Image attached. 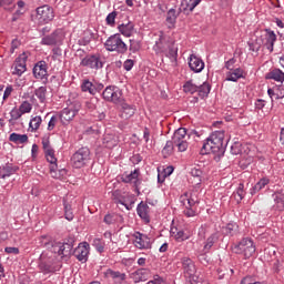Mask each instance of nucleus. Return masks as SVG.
<instances>
[{
    "label": "nucleus",
    "instance_id": "27",
    "mask_svg": "<svg viewBox=\"0 0 284 284\" xmlns=\"http://www.w3.org/2000/svg\"><path fill=\"white\" fill-rule=\"evenodd\" d=\"M138 215L145 223H150V206L148 204L141 202L136 207Z\"/></svg>",
    "mask_w": 284,
    "mask_h": 284
},
{
    "label": "nucleus",
    "instance_id": "3",
    "mask_svg": "<svg viewBox=\"0 0 284 284\" xmlns=\"http://www.w3.org/2000/svg\"><path fill=\"white\" fill-rule=\"evenodd\" d=\"M181 203L184 206L183 214L187 219L196 215V205H199V197L196 195L186 192L181 196Z\"/></svg>",
    "mask_w": 284,
    "mask_h": 284
},
{
    "label": "nucleus",
    "instance_id": "14",
    "mask_svg": "<svg viewBox=\"0 0 284 284\" xmlns=\"http://www.w3.org/2000/svg\"><path fill=\"white\" fill-rule=\"evenodd\" d=\"M133 236L135 237V247H138V250H152V239L148 235L135 232Z\"/></svg>",
    "mask_w": 284,
    "mask_h": 284
},
{
    "label": "nucleus",
    "instance_id": "42",
    "mask_svg": "<svg viewBox=\"0 0 284 284\" xmlns=\"http://www.w3.org/2000/svg\"><path fill=\"white\" fill-rule=\"evenodd\" d=\"M42 122H43V120L39 115H37L33 119H31V121L29 123V128H30L31 132H37V130L39 128H41V123Z\"/></svg>",
    "mask_w": 284,
    "mask_h": 284
},
{
    "label": "nucleus",
    "instance_id": "6",
    "mask_svg": "<svg viewBox=\"0 0 284 284\" xmlns=\"http://www.w3.org/2000/svg\"><path fill=\"white\" fill-rule=\"evenodd\" d=\"M105 48L109 52H118L119 54L128 52V44L123 42L121 34L111 36L105 42Z\"/></svg>",
    "mask_w": 284,
    "mask_h": 284
},
{
    "label": "nucleus",
    "instance_id": "54",
    "mask_svg": "<svg viewBox=\"0 0 284 284\" xmlns=\"http://www.w3.org/2000/svg\"><path fill=\"white\" fill-rule=\"evenodd\" d=\"M172 172H174V168L173 166H168L166 169H164L163 178H161V174L158 175V181L160 183H163V181H165V176H170L172 174Z\"/></svg>",
    "mask_w": 284,
    "mask_h": 284
},
{
    "label": "nucleus",
    "instance_id": "17",
    "mask_svg": "<svg viewBox=\"0 0 284 284\" xmlns=\"http://www.w3.org/2000/svg\"><path fill=\"white\" fill-rule=\"evenodd\" d=\"M115 105L120 108L122 119H130V116H134V113L136 112V108H134L132 104H128L123 98H121L120 102H118Z\"/></svg>",
    "mask_w": 284,
    "mask_h": 284
},
{
    "label": "nucleus",
    "instance_id": "18",
    "mask_svg": "<svg viewBox=\"0 0 284 284\" xmlns=\"http://www.w3.org/2000/svg\"><path fill=\"white\" fill-rule=\"evenodd\" d=\"M104 276L105 278H111L114 284H123V282L128 278V275H125V273H121L112 268H108L104 272Z\"/></svg>",
    "mask_w": 284,
    "mask_h": 284
},
{
    "label": "nucleus",
    "instance_id": "36",
    "mask_svg": "<svg viewBox=\"0 0 284 284\" xmlns=\"http://www.w3.org/2000/svg\"><path fill=\"white\" fill-rule=\"evenodd\" d=\"M270 184V179L263 178L261 179L252 189H251V194L254 195L256 192H261L265 185Z\"/></svg>",
    "mask_w": 284,
    "mask_h": 284
},
{
    "label": "nucleus",
    "instance_id": "20",
    "mask_svg": "<svg viewBox=\"0 0 284 284\" xmlns=\"http://www.w3.org/2000/svg\"><path fill=\"white\" fill-rule=\"evenodd\" d=\"M78 112L79 110L77 109L65 108L61 111V113L58 116H60L62 125H68V123L72 121L74 116H77Z\"/></svg>",
    "mask_w": 284,
    "mask_h": 284
},
{
    "label": "nucleus",
    "instance_id": "64",
    "mask_svg": "<svg viewBox=\"0 0 284 284\" xmlns=\"http://www.w3.org/2000/svg\"><path fill=\"white\" fill-rule=\"evenodd\" d=\"M19 45H21V42L18 39L12 40L11 52H14V50H17V48H19Z\"/></svg>",
    "mask_w": 284,
    "mask_h": 284
},
{
    "label": "nucleus",
    "instance_id": "44",
    "mask_svg": "<svg viewBox=\"0 0 284 284\" xmlns=\"http://www.w3.org/2000/svg\"><path fill=\"white\" fill-rule=\"evenodd\" d=\"M174 149H176V146L174 145V140L172 139L166 142L165 146L162 150V154H164V156H170V154L174 152Z\"/></svg>",
    "mask_w": 284,
    "mask_h": 284
},
{
    "label": "nucleus",
    "instance_id": "23",
    "mask_svg": "<svg viewBox=\"0 0 284 284\" xmlns=\"http://www.w3.org/2000/svg\"><path fill=\"white\" fill-rule=\"evenodd\" d=\"M189 68H191L193 72H203V69L205 68V63L203 62V60H201V58L194 54H191L190 61H189Z\"/></svg>",
    "mask_w": 284,
    "mask_h": 284
},
{
    "label": "nucleus",
    "instance_id": "16",
    "mask_svg": "<svg viewBox=\"0 0 284 284\" xmlns=\"http://www.w3.org/2000/svg\"><path fill=\"white\" fill-rule=\"evenodd\" d=\"M88 254H90V244L88 242L80 243L73 251V256H75L78 261H81V263L88 261Z\"/></svg>",
    "mask_w": 284,
    "mask_h": 284
},
{
    "label": "nucleus",
    "instance_id": "24",
    "mask_svg": "<svg viewBox=\"0 0 284 284\" xmlns=\"http://www.w3.org/2000/svg\"><path fill=\"white\" fill-rule=\"evenodd\" d=\"M61 39H62L61 32L54 31L50 36L42 38L41 43L42 45H57V43H61Z\"/></svg>",
    "mask_w": 284,
    "mask_h": 284
},
{
    "label": "nucleus",
    "instance_id": "31",
    "mask_svg": "<svg viewBox=\"0 0 284 284\" xmlns=\"http://www.w3.org/2000/svg\"><path fill=\"white\" fill-rule=\"evenodd\" d=\"M171 236H173V239H175V241H178L179 243H182V241H187V239H190V236L185 234L183 230H179L178 227L171 229Z\"/></svg>",
    "mask_w": 284,
    "mask_h": 284
},
{
    "label": "nucleus",
    "instance_id": "45",
    "mask_svg": "<svg viewBox=\"0 0 284 284\" xmlns=\"http://www.w3.org/2000/svg\"><path fill=\"white\" fill-rule=\"evenodd\" d=\"M263 39L262 38H257L255 41L253 42H248V48L251 50V52H258V50H261V45H263Z\"/></svg>",
    "mask_w": 284,
    "mask_h": 284
},
{
    "label": "nucleus",
    "instance_id": "53",
    "mask_svg": "<svg viewBox=\"0 0 284 284\" xmlns=\"http://www.w3.org/2000/svg\"><path fill=\"white\" fill-rule=\"evenodd\" d=\"M10 116L11 119L9 121L11 123L12 121H18V119H21V116H23V113L20 111V109H13L10 112Z\"/></svg>",
    "mask_w": 284,
    "mask_h": 284
},
{
    "label": "nucleus",
    "instance_id": "49",
    "mask_svg": "<svg viewBox=\"0 0 284 284\" xmlns=\"http://www.w3.org/2000/svg\"><path fill=\"white\" fill-rule=\"evenodd\" d=\"M199 3H201V0H184V4L186 6L185 10H190V12H192Z\"/></svg>",
    "mask_w": 284,
    "mask_h": 284
},
{
    "label": "nucleus",
    "instance_id": "47",
    "mask_svg": "<svg viewBox=\"0 0 284 284\" xmlns=\"http://www.w3.org/2000/svg\"><path fill=\"white\" fill-rule=\"evenodd\" d=\"M61 245H62L61 242H53L50 246L51 250H49L47 252H53V254L57 256V258H59V256L61 258V250H62Z\"/></svg>",
    "mask_w": 284,
    "mask_h": 284
},
{
    "label": "nucleus",
    "instance_id": "2",
    "mask_svg": "<svg viewBox=\"0 0 284 284\" xmlns=\"http://www.w3.org/2000/svg\"><path fill=\"white\" fill-rule=\"evenodd\" d=\"M57 263H59V257L53 252L44 251L40 255L39 268L44 274H52V272H57Z\"/></svg>",
    "mask_w": 284,
    "mask_h": 284
},
{
    "label": "nucleus",
    "instance_id": "39",
    "mask_svg": "<svg viewBox=\"0 0 284 284\" xmlns=\"http://www.w3.org/2000/svg\"><path fill=\"white\" fill-rule=\"evenodd\" d=\"M219 241V234L213 233L207 240L206 243L204 245V252H210V250H212V247L214 246V244Z\"/></svg>",
    "mask_w": 284,
    "mask_h": 284
},
{
    "label": "nucleus",
    "instance_id": "11",
    "mask_svg": "<svg viewBox=\"0 0 284 284\" xmlns=\"http://www.w3.org/2000/svg\"><path fill=\"white\" fill-rule=\"evenodd\" d=\"M182 270L184 272V275L186 278H191V281H199V276H196V265H194V262L190 257H182Z\"/></svg>",
    "mask_w": 284,
    "mask_h": 284
},
{
    "label": "nucleus",
    "instance_id": "8",
    "mask_svg": "<svg viewBox=\"0 0 284 284\" xmlns=\"http://www.w3.org/2000/svg\"><path fill=\"white\" fill-rule=\"evenodd\" d=\"M183 90L189 94H194V92H197L201 99H205V97L210 94L212 87H210V83L207 82H204L201 85H196L192 83V80H190L185 82V84L183 85Z\"/></svg>",
    "mask_w": 284,
    "mask_h": 284
},
{
    "label": "nucleus",
    "instance_id": "7",
    "mask_svg": "<svg viewBox=\"0 0 284 284\" xmlns=\"http://www.w3.org/2000/svg\"><path fill=\"white\" fill-rule=\"evenodd\" d=\"M235 254H243L244 258H252L256 253V246L250 239H243L237 245L234 246Z\"/></svg>",
    "mask_w": 284,
    "mask_h": 284
},
{
    "label": "nucleus",
    "instance_id": "43",
    "mask_svg": "<svg viewBox=\"0 0 284 284\" xmlns=\"http://www.w3.org/2000/svg\"><path fill=\"white\" fill-rule=\"evenodd\" d=\"M93 247H95L97 252H99V254H103V252H105V241L97 237L93 240L92 243Z\"/></svg>",
    "mask_w": 284,
    "mask_h": 284
},
{
    "label": "nucleus",
    "instance_id": "46",
    "mask_svg": "<svg viewBox=\"0 0 284 284\" xmlns=\"http://www.w3.org/2000/svg\"><path fill=\"white\" fill-rule=\"evenodd\" d=\"M47 92H48V89H45V87H40L34 91V94L39 99L40 103H45Z\"/></svg>",
    "mask_w": 284,
    "mask_h": 284
},
{
    "label": "nucleus",
    "instance_id": "51",
    "mask_svg": "<svg viewBox=\"0 0 284 284\" xmlns=\"http://www.w3.org/2000/svg\"><path fill=\"white\" fill-rule=\"evenodd\" d=\"M178 17H179V16L176 14V10L170 9L169 12H168V14H166V21H168V23H171V24H172V23H175Z\"/></svg>",
    "mask_w": 284,
    "mask_h": 284
},
{
    "label": "nucleus",
    "instance_id": "35",
    "mask_svg": "<svg viewBox=\"0 0 284 284\" xmlns=\"http://www.w3.org/2000/svg\"><path fill=\"white\" fill-rule=\"evenodd\" d=\"M9 141L12 143H28V134L11 133Z\"/></svg>",
    "mask_w": 284,
    "mask_h": 284
},
{
    "label": "nucleus",
    "instance_id": "12",
    "mask_svg": "<svg viewBox=\"0 0 284 284\" xmlns=\"http://www.w3.org/2000/svg\"><path fill=\"white\" fill-rule=\"evenodd\" d=\"M37 17L40 23H50L54 19V9L48 4L39 7L37 9Z\"/></svg>",
    "mask_w": 284,
    "mask_h": 284
},
{
    "label": "nucleus",
    "instance_id": "48",
    "mask_svg": "<svg viewBox=\"0 0 284 284\" xmlns=\"http://www.w3.org/2000/svg\"><path fill=\"white\" fill-rule=\"evenodd\" d=\"M131 52H139L141 50V40L136 38H132L130 40V48Z\"/></svg>",
    "mask_w": 284,
    "mask_h": 284
},
{
    "label": "nucleus",
    "instance_id": "15",
    "mask_svg": "<svg viewBox=\"0 0 284 284\" xmlns=\"http://www.w3.org/2000/svg\"><path fill=\"white\" fill-rule=\"evenodd\" d=\"M81 65L91 70H101L103 68V61H101V57L99 55H87L82 59Z\"/></svg>",
    "mask_w": 284,
    "mask_h": 284
},
{
    "label": "nucleus",
    "instance_id": "63",
    "mask_svg": "<svg viewBox=\"0 0 284 284\" xmlns=\"http://www.w3.org/2000/svg\"><path fill=\"white\" fill-rule=\"evenodd\" d=\"M12 85H9L6 88L4 92H3V100L6 101V99H8V97H10V94H12Z\"/></svg>",
    "mask_w": 284,
    "mask_h": 284
},
{
    "label": "nucleus",
    "instance_id": "57",
    "mask_svg": "<svg viewBox=\"0 0 284 284\" xmlns=\"http://www.w3.org/2000/svg\"><path fill=\"white\" fill-rule=\"evenodd\" d=\"M116 11H112L111 13H109L108 16H106V24L108 26H114V21H115V19H116Z\"/></svg>",
    "mask_w": 284,
    "mask_h": 284
},
{
    "label": "nucleus",
    "instance_id": "56",
    "mask_svg": "<svg viewBox=\"0 0 284 284\" xmlns=\"http://www.w3.org/2000/svg\"><path fill=\"white\" fill-rule=\"evenodd\" d=\"M41 239H42L41 244L43 245V247H47V250H50V247L54 242L48 235H44Z\"/></svg>",
    "mask_w": 284,
    "mask_h": 284
},
{
    "label": "nucleus",
    "instance_id": "40",
    "mask_svg": "<svg viewBox=\"0 0 284 284\" xmlns=\"http://www.w3.org/2000/svg\"><path fill=\"white\" fill-rule=\"evenodd\" d=\"M119 30H120L121 34H123L124 37H132V32L134 30V24H132V23L121 24L119 27Z\"/></svg>",
    "mask_w": 284,
    "mask_h": 284
},
{
    "label": "nucleus",
    "instance_id": "9",
    "mask_svg": "<svg viewBox=\"0 0 284 284\" xmlns=\"http://www.w3.org/2000/svg\"><path fill=\"white\" fill-rule=\"evenodd\" d=\"M225 148H227V144H217L216 142L206 140V143L201 149V154H210L212 152V154H215V158L221 159L225 154Z\"/></svg>",
    "mask_w": 284,
    "mask_h": 284
},
{
    "label": "nucleus",
    "instance_id": "52",
    "mask_svg": "<svg viewBox=\"0 0 284 284\" xmlns=\"http://www.w3.org/2000/svg\"><path fill=\"white\" fill-rule=\"evenodd\" d=\"M19 110L22 112V114H28V112L32 111V104H30L28 101H24L21 103Z\"/></svg>",
    "mask_w": 284,
    "mask_h": 284
},
{
    "label": "nucleus",
    "instance_id": "26",
    "mask_svg": "<svg viewBox=\"0 0 284 284\" xmlns=\"http://www.w3.org/2000/svg\"><path fill=\"white\" fill-rule=\"evenodd\" d=\"M33 77H36V79H45V77H48V69H45V62L40 61L34 65Z\"/></svg>",
    "mask_w": 284,
    "mask_h": 284
},
{
    "label": "nucleus",
    "instance_id": "59",
    "mask_svg": "<svg viewBox=\"0 0 284 284\" xmlns=\"http://www.w3.org/2000/svg\"><path fill=\"white\" fill-rule=\"evenodd\" d=\"M231 153L232 154H241V143L235 142L232 146H231Z\"/></svg>",
    "mask_w": 284,
    "mask_h": 284
},
{
    "label": "nucleus",
    "instance_id": "19",
    "mask_svg": "<svg viewBox=\"0 0 284 284\" xmlns=\"http://www.w3.org/2000/svg\"><path fill=\"white\" fill-rule=\"evenodd\" d=\"M139 174H141V171H139V169H135L133 172L122 178L123 183H132L134 185L138 194H140L139 185H141V181L139 180Z\"/></svg>",
    "mask_w": 284,
    "mask_h": 284
},
{
    "label": "nucleus",
    "instance_id": "21",
    "mask_svg": "<svg viewBox=\"0 0 284 284\" xmlns=\"http://www.w3.org/2000/svg\"><path fill=\"white\" fill-rule=\"evenodd\" d=\"M28 61V55L26 53H22L17 58L14 63V71L13 74H17L18 77H21L23 72H26V62Z\"/></svg>",
    "mask_w": 284,
    "mask_h": 284
},
{
    "label": "nucleus",
    "instance_id": "55",
    "mask_svg": "<svg viewBox=\"0 0 284 284\" xmlns=\"http://www.w3.org/2000/svg\"><path fill=\"white\" fill-rule=\"evenodd\" d=\"M60 116L59 115H53L49 123H48V130L49 132H52V130H54V128L57 126V123L59 122Z\"/></svg>",
    "mask_w": 284,
    "mask_h": 284
},
{
    "label": "nucleus",
    "instance_id": "10",
    "mask_svg": "<svg viewBox=\"0 0 284 284\" xmlns=\"http://www.w3.org/2000/svg\"><path fill=\"white\" fill-rule=\"evenodd\" d=\"M73 168L81 169L90 161V149L81 148L71 158Z\"/></svg>",
    "mask_w": 284,
    "mask_h": 284
},
{
    "label": "nucleus",
    "instance_id": "25",
    "mask_svg": "<svg viewBox=\"0 0 284 284\" xmlns=\"http://www.w3.org/2000/svg\"><path fill=\"white\" fill-rule=\"evenodd\" d=\"M19 170V166L7 163L3 166H0V179H7V176H12L17 171Z\"/></svg>",
    "mask_w": 284,
    "mask_h": 284
},
{
    "label": "nucleus",
    "instance_id": "37",
    "mask_svg": "<svg viewBox=\"0 0 284 284\" xmlns=\"http://www.w3.org/2000/svg\"><path fill=\"white\" fill-rule=\"evenodd\" d=\"M273 201L275 202V207L280 212H283L284 210V194L282 193H274L273 194Z\"/></svg>",
    "mask_w": 284,
    "mask_h": 284
},
{
    "label": "nucleus",
    "instance_id": "61",
    "mask_svg": "<svg viewBox=\"0 0 284 284\" xmlns=\"http://www.w3.org/2000/svg\"><path fill=\"white\" fill-rule=\"evenodd\" d=\"M4 252L7 254H19V247H14V246H7L4 248Z\"/></svg>",
    "mask_w": 284,
    "mask_h": 284
},
{
    "label": "nucleus",
    "instance_id": "4",
    "mask_svg": "<svg viewBox=\"0 0 284 284\" xmlns=\"http://www.w3.org/2000/svg\"><path fill=\"white\" fill-rule=\"evenodd\" d=\"M153 49L158 54L163 52V54H165V57H168L172 63H176V57H179V48L174 43L168 44L162 40H159L155 42Z\"/></svg>",
    "mask_w": 284,
    "mask_h": 284
},
{
    "label": "nucleus",
    "instance_id": "60",
    "mask_svg": "<svg viewBox=\"0 0 284 284\" xmlns=\"http://www.w3.org/2000/svg\"><path fill=\"white\" fill-rule=\"evenodd\" d=\"M42 148L43 150H52V146L50 145V138H43L42 139Z\"/></svg>",
    "mask_w": 284,
    "mask_h": 284
},
{
    "label": "nucleus",
    "instance_id": "50",
    "mask_svg": "<svg viewBox=\"0 0 284 284\" xmlns=\"http://www.w3.org/2000/svg\"><path fill=\"white\" fill-rule=\"evenodd\" d=\"M236 230H239V225L236 223H229L224 227V233L230 234L232 236V235H234V232H236Z\"/></svg>",
    "mask_w": 284,
    "mask_h": 284
},
{
    "label": "nucleus",
    "instance_id": "29",
    "mask_svg": "<svg viewBox=\"0 0 284 284\" xmlns=\"http://www.w3.org/2000/svg\"><path fill=\"white\" fill-rule=\"evenodd\" d=\"M207 141H212L213 143H216L217 145H227L225 143V131H215L213 132Z\"/></svg>",
    "mask_w": 284,
    "mask_h": 284
},
{
    "label": "nucleus",
    "instance_id": "13",
    "mask_svg": "<svg viewBox=\"0 0 284 284\" xmlns=\"http://www.w3.org/2000/svg\"><path fill=\"white\" fill-rule=\"evenodd\" d=\"M102 97L104 101H109L111 103H121V99H123L121 91L115 89L114 87H106L105 90L102 92Z\"/></svg>",
    "mask_w": 284,
    "mask_h": 284
},
{
    "label": "nucleus",
    "instance_id": "30",
    "mask_svg": "<svg viewBox=\"0 0 284 284\" xmlns=\"http://www.w3.org/2000/svg\"><path fill=\"white\" fill-rule=\"evenodd\" d=\"M265 39H266V43H264V45H266L270 52H273L274 43H276V33H274V31L270 29H266Z\"/></svg>",
    "mask_w": 284,
    "mask_h": 284
},
{
    "label": "nucleus",
    "instance_id": "62",
    "mask_svg": "<svg viewBox=\"0 0 284 284\" xmlns=\"http://www.w3.org/2000/svg\"><path fill=\"white\" fill-rule=\"evenodd\" d=\"M79 45H88L90 43V37L85 36L78 40Z\"/></svg>",
    "mask_w": 284,
    "mask_h": 284
},
{
    "label": "nucleus",
    "instance_id": "22",
    "mask_svg": "<svg viewBox=\"0 0 284 284\" xmlns=\"http://www.w3.org/2000/svg\"><path fill=\"white\" fill-rule=\"evenodd\" d=\"M131 278L134 283H143L150 278V270L140 268L131 274Z\"/></svg>",
    "mask_w": 284,
    "mask_h": 284
},
{
    "label": "nucleus",
    "instance_id": "33",
    "mask_svg": "<svg viewBox=\"0 0 284 284\" xmlns=\"http://www.w3.org/2000/svg\"><path fill=\"white\" fill-rule=\"evenodd\" d=\"M191 176L193 178L192 183H194V185H201L203 171L199 168H193L191 170Z\"/></svg>",
    "mask_w": 284,
    "mask_h": 284
},
{
    "label": "nucleus",
    "instance_id": "32",
    "mask_svg": "<svg viewBox=\"0 0 284 284\" xmlns=\"http://www.w3.org/2000/svg\"><path fill=\"white\" fill-rule=\"evenodd\" d=\"M265 79H272L273 81H277L280 83H283L284 73L280 69H273L271 72H268L266 74Z\"/></svg>",
    "mask_w": 284,
    "mask_h": 284
},
{
    "label": "nucleus",
    "instance_id": "28",
    "mask_svg": "<svg viewBox=\"0 0 284 284\" xmlns=\"http://www.w3.org/2000/svg\"><path fill=\"white\" fill-rule=\"evenodd\" d=\"M61 258H69L72 256V248L74 247V240L70 239L61 244Z\"/></svg>",
    "mask_w": 284,
    "mask_h": 284
},
{
    "label": "nucleus",
    "instance_id": "34",
    "mask_svg": "<svg viewBox=\"0 0 284 284\" xmlns=\"http://www.w3.org/2000/svg\"><path fill=\"white\" fill-rule=\"evenodd\" d=\"M239 79H243V69L237 68L229 72L226 81L236 82Z\"/></svg>",
    "mask_w": 284,
    "mask_h": 284
},
{
    "label": "nucleus",
    "instance_id": "41",
    "mask_svg": "<svg viewBox=\"0 0 284 284\" xmlns=\"http://www.w3.org/2000/svg\"><path fill=\"white\" fill-rule=\"evenodd\" d=\"M244 185L243 183H241L236 190V192L233 193V199H235V201L237 203H241V201H243V199L245 197V190H244Z\"/></svg>",
    "mask_w": 284,
    "mask_h": 284
},
{
    "label": "nucleus",
    "instance_id": "58",
    "mask_svg": "<svg viewBox=\"0 0 284 284\" xmlns=\"http://www.w3.org/2000/svg\"><path fill=\"white\" fill-rule=\"evenodd\" d=\"M123 68H124V70H126V72H130V70H132V68H134V60L128 59V60L123 63Z\"/></svg>",
    "mask_w": 284,
    "mask_h": 284
},
{
    "label": "nucleus",
    "instance_id": "1",
    "mask_svg": "<svg viewBox=\"0 0 284 284\" xmlns=\"http://www.w3.org/2000/svg\"><path fill=\"white\" fill-rule=\"evenodd\" d=\"M194 134H196V131H192L191 133H187V129L185 128H180L174 132L172 139L178 152L187 151V148H190V139H192Z\"/></svg>",
    "mask_w": 284,
    "mask_h": 284
},
{
    "label": "nucleus",
    "instance_id": "5",
    "mask_svg": "<svg viewBox=\"0 0 284 284\" xmlns=\"http://www.w3.org/2000/svg\"><path fill=\"white\" fill-rule=\"evenodd\" d=\"M47 161L50 163V174L52 179H63L65 174H68V171L65 169L58 170L57 165V158L54 156V149H47L44 151Z\"/></svg>",
    "mask_w": 284,
    "mask_h": 284
},
{
    "label": "nucleus",
    "instance_id": "38",
    "mask_svg": "<svg viewBox=\"0 0 284 284\" xmlns=\"http://www.w3.org/2000/svg\"><path fill=\"white\" fill-rule=\"evenodd\" d=\"M82 92H88L89 94H97V87L90 80H84L81 84Z\"/></svg>",
    "mask_w": 284,
    "mask_h": 284
}]
</instances>
